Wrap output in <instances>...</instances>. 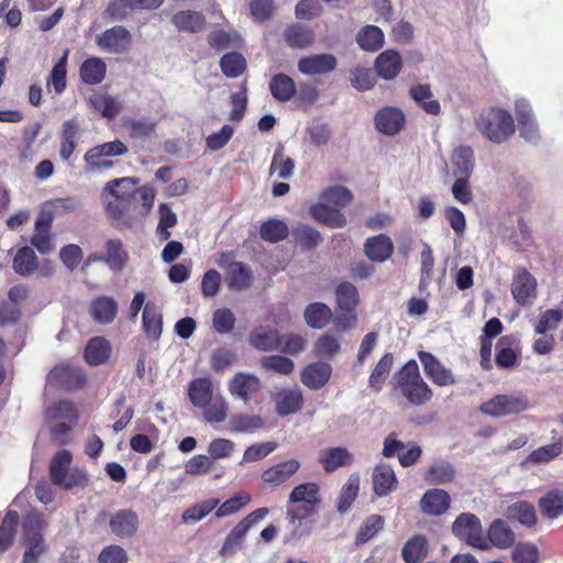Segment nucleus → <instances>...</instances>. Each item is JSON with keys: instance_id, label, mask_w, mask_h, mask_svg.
<instances>
[{"instance_id": "nucleus-59", "label": "nucleus", "mask_w": 563, "mask_h": 563, "mask_svg": "<svg viewBox=\"0 0 563 563\" xmlns=\"http://www.w3.org/2000/svg\"><path fill=\"white\" fill-rule=\"evenodd\" d=\"M247 532L249 531L238 522L227 536L220 549V555L223 558L233 556L242 548Z\"/></svg>"}, {"instance_id": "nucleus-18", "label": "nucleus", "mask_w": 563, "mask_h": 563, "mask_svg": "<svg viewBox=\"0 0 563 563\" xmlns=\"http://www.w3.org/2000/svg\"><path fill=\"white\" fill-rule=\"evenodd\" d=\"M332 375V367L329 363L318 361L306 365L300 372L301 383L312 390L324 387Z\"/></svg>"}, {"instance_id": "nucleus-16", "label": "nucleus", "mask_w": 563, "mask_h": 563, "mask_svg": "<svg viewBox=\"0 0 563 563\" xmlns=\"http://www.w3.org/2000/svg\"><path fill=\"white\" fill-rule=\"evenodd\" d=\"M96 43L103 51L120 54L129 48L131 33L126 27L115 25L101 33L97 37Z\"/></svg>"}, {"instance_id": "nucleus-2", "label": "nucleus", "mask_w": 563, "mask_h": 563, "mask_svg": "<svg viewBox=\"0 0 563 563\" xmlns=\"http://www.w3.org/2000/svg\"><path fill=\"white\" fill-rule=\"evenodd\" d=\"M395 386L412 406H422L429 402L433 393L420 375L418 363L415 360L406 362L394 375Z\"/></svg>"}, {"instance_id": "nucleus-51", "label": "nucleus", "mask_w": 563, "mask_h": 563, "mask_svg": "<svg viewBox=\"0 0 563 563\" xmlns=\"http://www.w3.org/2000/svg\"><path fill=\"white\" fill-rule=\"evenodd\" d=\"M360 490V479L355 475H351L346 483L342 486L338 500L336 510L343 515L346 514L355 501Z\"/></svg>"}, {"instance_id": "nucleus-36", "label": "nucleus", "mask_w": 563, "mask_h": 563, "mask_svg": "<svg viewBox=\"0 0 563 563\" xmlns=\"http://www.w3.org/2000/svg\"><path fill=\"white\" fill-rule=\"evenodd\" d=\"M143 330L152 340H158L163 331V314L154 302H147L142 313Z\"/></svg>"}, {"instance_id": "nucleus-5", "label": "nucleus", "mask_w": 563, "mask_h": 563, "mask_svg": "<svg viewBox=\"0 0 563 563\" xmlns=\"http://www.w3.org/2000/svg\"><path fill=\"white\" fill-rule=\"evenodd\" d=\"M530 406V400L525 394H498L487 401H484L479 406V411L488 417L500 418L522 413L527 411Z\"/></svg>"}, {"instance_id": "nucleus-12", "label": "nucleus", "mask_w": 563, "mask_h": 563, "mask_svg": "<svg viewBox=\"0 0 563 563\" xmlns=\"http://www.w3.org/2000/svg\"><path fill=\"white\" fill-rule=\"evenodd\" d=\"M418 357L424 374L434 385L442 387L455 384V377L451 369L446 368L432 353L420 351Z\"/></svg>"}, {"instance_id": "nucleus-56", "label": "nucleus", "mask_w": 563, "mask_h": 563, "mask_svg": "<svg viewBox=\"0 0 563 563\" xmlns=\"http://www.w3.org/2000/svg\"><path fill=\"white\" fill-rule=\"evenodd\" d=\"M220 68L228 78H236L246 69V60L239 52L224 54L220 59Z\"/></svg>"}, {"instance_id": "nucleus-26", "label": "nucleus", "mask_w": 563, "mask_h": 563, "mask_svg": "<svg viewBox=\"0 0 563 563\" xmlns=\"http://www.w3.org/2000/svg\"><path fill=\"white\" fill-rule=\"evenodd\" d=\"M402 68V58L395 49L382 52L375 59V70L385 80H391L398 76Z\"/></svg>"}, {"instance_id": "nucleus-10", "label": "nucleus", "mask_w": 563, "mask_h": 563, "mask_svg": "<svg viewBox=\"0 0 563 563\" xmlns=\"http://www.w3.org/2000/svg\"><path fill=\"white\" fill-rule=\"evenodd\" d=\"M288 503H302L301 509L305 516H311L321 503L319 484L307 482L295 486L288 496Z\"/></svg>"}, {"instance_id": "nucleus-45", "label": "nucleus", "mask_w": 563, "mask_h": 563, "mask_svg": "<svg viewBox=\"0 0 563 563\" xmlns=\"http://www.w3.org/2000/svg\"><path fill=\"white\" fill-rule=\"evenodd\" d=\"M394 364V354L386 352L377 362L368 378V387L380 391Z\"/></svg>"}, {"instance_id": "nucleus-8", "label": "nucleus", "mask_w": 563, "mask_h": 563, "mask_svg": "<svg viewBox=\"0 0 563 563\" xmlns=\"http://www.w3.org/2000/svg\"><path fill=\"white\" fill-rule=\"evenodd\" d=\"M521 362L520 339L516 334L503 335L496 344L495 363L499 369L517 367Z\"/></svg>"}, {"instance_id": "nucleus-29", "label": "nucleus", "mask_w": 563, "mask_h": 563, "mask_svg": "<svg viewBox=\"0 0 563 563\" xmlns=\"http://www.w3.org/2000/svg\"><path fill=\"white\" fill-rule=\"evenodd\" d=\"M303 395L299 388L283 389L276 395L275 409L280 417L289 416L301 410Z\"/></svg>"}, {"instance_id": "nucleus-3", "label": "nucleus", "mask_w": 563, "mask_h": 563, "mask_svg": "<svg viewBox=\"0 0 563 563\" xmlns=\"http://www.w3.org/2000/svg\"><path fill=\"white\" fill-rule=\"evenodd\" d=\"M477 130L494 143H503L515 133L512 115L499 108L484 111L475 121Z\"/></svg>"}, {"instance_id": "nucleus-9", "label": "nucleus", "mask_w": 563, "mask_h": 563, "mask_svg": "<svg viewBox=\"0 0 563 563\" xmlns=\"http://www.w3.org/2000/svg\"><path fill=\"white\" fill-rule=\"evenodd\" d=\"M163 3L164 0H111L104 15L111 20H123L133 11H153Z\"/></svg>"}, {"instance_id": "nucleus-48", "label": "nucleus", "mask_w": 563, "mask_h": 563, "mask_svg": "<svg viewBox=\"0 0 563 563\" xmlns=\"http://www.w3.org/2000/svg\"><path fill=\"white\" fill-rule=\"evenodd\" d=\"M454 175L470 177L474 168V152L471 146L462 145L452 155Z\"/></svg>"}, {"instance_id": "nucleus-34", "label": "nucleus", "mask_w": 563, "mask_h": 563, "mask_svg": "<svg viewBox=\"0 0 563 563\" xmlns=\"http://www.w3.org/2000/svg\"><path fill=\"white\" fill-rule=\"evenodd\" d=\"M311 217L319 223H323L330 228H343L347 221L339 209L330 207L324 202H318L310 208Z\"/></svg>"}, {"instance_id": "nucleus-4", "label": "nucleus", "mask_w": 563, "mask_h": 563, "mask_svg": "<svg viewBox=\"0 0 563 563\" xmlns=\"http://www.w3.org/2000/svg\"><path fill=\"white\" fill-rule=\"evenodd\" d=\"M128 152V146L119 139L95 145L84 155L85 170L96 174L111 169L115 165L112 157L123 156Z\"/></svg>"}, {"instance_id": "nucleus-30", "label": "nucleus", "mask_w": 563, "mask_h": 563, "mask_svg": "<svg viewBox=\"0 0 563 563\" xmlns=\"http://www.w3.org/2000/svg\"><path fill=\"white\" fill-rule=\"evenodd\" d=\"M172 23L180 32L199 33L205 30L207 21L201 12L183 10L172 16Z\"/></svg>"}, {"instance_id": "nucleus-47", "label": "nucleus", "mask_w": 563, "mask_h": 563, "mask_svg": "<svg viewBox=\"0 0 563 563\" xmlns=\"http://www.w3.org/2000/svg\"><path fill=\"white\" fill-rule=\"evenodd\" d=\"M360 47L367 52H376L384 45V33L376 25H365L356 34Z\"/></svg>"}, {"instance_id": "nucleus-13", "label": "nucleus", "mask_w": 563, "mask_h": 563, "mask_svg": "<svg viewBox=\"0 0 563 563\" xmlns=\"http://www.w3.org/2000/svg\"><path fill=\"white\" fill-rule=\"evenodd\" d=\"M511 294L514 299L520 306H525L537 296V280L525 267L516 269L512 283Z\"/></svg>"}, {"instance_id": "nucleus-50", "label": "nucleus", "mask_w": 563, "mask_h": 563, "mask_svg": "<svg viewBox=\"0 0 563 563\" xmlns=\"http://www.w3.org/2000/svg\"><path fill=\"white\" fill-rule=\"evenodd\" d=\"M289 235V228L283 220L268 219L260 227V236L269 243L284 241Z\"/></svg>"}, {"instance_id": "nucleus-15", "label": "nucleus", "mask_w": 563, "mask_h": 563, "mask_svg": "<svg viewBox=\"0 0 563 563\" xmlns=\"http://www.w3.org/2000/svg\"><path fill=\"white\" fill-rule=\"evenodd\" d=\"M338 66V59L333 54H313L299 58L297 67L299 73L306 76L327 75Z\"/></svg>"}, {"instance_id": "nucleus-42", "label": "nucleus", "mask_w": 563, "mask_h": 563, "mask_svg": "<svg viewBox=\"0 0 563 563\" xmlns=\"http://www.w3.org/2000/svg\"><path fill=\"white\" fill-rule=\"evenodd\" d=\"M213 388L210 378L199 377L189 383L188 397L195 407L201 408L212 400Z\"/></svg>"}, {"instance_id": "nucleus-58", "label": "nucleus", "mask_w": 563, "mask_h": 563, "mask_svg": "<svg viewBox=\"0 0 563 563\" xmlns=\"http://www.w3.org/2000/svg\"><path fill=\"white\" fill-rule=\"evenodd\" d=\"M336 301L340 311L355 310L358 303V292L356 287L350 282H343L336 287Z\"/></svg>"}, {"instance_id": "nucleus-31", "label": "nucleus", "mask_w": 563, "mask_h": 563, "mask_svg": "<svg viewBox=\"0 0 563 563\" xmlns=\"http://www.w3.org/2000/svg\"><path fill=\"white\" fill-rule=\"evenodd\" d=\"M410 98L428 114L438 115L441 113L440 102L433 98L429 84H417L409 89Z\"/></svg>"}, {"instance_id": "nucleus-39", "label": "nucleus", "mask_w": 563, "mask_h": 563, "mask_svg": "<svg viewBox=\"0 0 563 563\" xmlns=\"http://www.w3.org/2000/svg\"><path fill=\"white\" fill-rule=\"evenodd\" d=\"M428 556V540L423 534H415L406 541L401 550L405 563H421Z\"/></svg>"}, {"instance_id": "nucleus-61", "label": "nucleus", "mask_w": 563, "mask_h": 563, "mask_svg": "<svg viewBox=\"0 0 563 563\" xmlns=\"http://www.w3.org/2000/svg\"><path fill=\"white\" fill-rule=\"evenodd\" d=\"M89 102L96 111L110 120L114 119L121 110L119 102L109 95H95L89 99Z\"/></svg>"}, {"instance_id": "nucleus-35", "label": "nucleus", "mask_w": 563, "mask_h": 563, "mask_svg": "<svg viewBox=\"0 0 563 563\" xmlns=\"http://www.w3.org/2000/svg\"><path fill=\"white\" fill-rule=\"evenodd\" d=\"M273 98L279 102L291 100L297 92L294 79L283 73L274 75L268 84Z\"/></svg>"}, {"instance_id": "nucleus-19", "label": "nucleus", "mask_w": 563, "mask_h": 563, "mask_svg": "<svg viewBox=\"0 0 563 563\" xmlns=\"http://www.w3.org/2000/svg\"><path fill=\"white\" fill-rule=\"evenodd\" d=\"M299 468L300 462L296 459H289L266 468L262 473L261 478L269 486L278 487L285 484L292 475H295Z\"/></svg>"}, {"instance_id": "nucleus-17", "label": "nucleus", "mask_w": 563, "mask_h": 563, "mask_svg": "<svg viewBox=\"0 0 563 563\" xmlns=\"http://www.w3.org/2000/svg\"><path fill=\"white\" fill-rule=\"evenodd\" d=\"M394 243L390 236L380 233L369 236L363 244L365 256L373 263H384L394 254Z\"/></svg>"}, {"instance_id": "nucleus-6", "label": "nucleus", "mask_w": 563, "mask_h": 563, "mask_svg": "<svg viewBox=\"0 0 563 563\" xmlns=\"http://www.w3.org/2000/svg\"><path fill=\"white\" fill-rule=\"evenodd\" d=\"M452 533L467 545L488 550L489 544L484 536L483 526L479 518L471 512H462L452 523Z\"/></svg>"}, {"instance_id": "nucleus-20", "label": "nucleus", "mask_w": 563, "mask_h": 563, "mask_svg": "<svg viewBox=\"0 0 563 563\" xmlns=\"http://www.w3.org/2000/svg\"><path fill=\"white\" fill-rule=\"evenodd\" d=\"M261 383L256 375L236 373L229 382L230 394L247 402L260 390Z\"/></svg>"}, {"instance_id": "nucleus-53", "label": "nucleus", "mask_w": 563, "mask_h": 563, "mask_svg": "<svg viewBox=\"0 0 563 563\" xmlns=\"http://www.w3.org/2000/svg\"><path fill=\"white\" fill-rule=\"evenodd\" d=\"M508 517L519 521L527 527L537 525V514L534 506L526 500L516 501L507 509Z\"/></svg>"}, {"instance_id": "nucleus-57", "label": "nucleus", "mask_w": 563, "mask_h": 563, "mask_svg": "<svg viewBox=\"0 0 563 563\" xmlns=\"http://www.w3.org/2000/svg\"><path fill=\"white\" fill-rule=\"evenodd\" d=\"M385 520L380 515L367 517L361 525L356 536L355 544L361 545L373 539L384 528Z\"/></svg>"}, {"instance_id": "nucleus-43", "label": "nucleus", "mask_w": 563, "mask_h": 563, "mask_svg": "<svg viewBox=\"0 0 563 563\" xmlns=\"http://www.w3.org/2000/svg\"><path fill=\"white\" fill-rule=\"evenodd\" d=\"M107 74V65L100 57L87 58L79 68V76L87 85H98Z\"/></svg>"}, {"instance_id": "nucleus-24", "label": "nucleus", "mask_w": 563, "mask_h": 563, "mask_svg": "<svg viewBox=\"0 0 563 563\" xmlns=\"http://www.w3.org/2000/svg\"><path fill=\"white\" fill-rule=\"evenodd\" d=\"M282 333L273 328L260 325L249 336L250 344L263 352L276 351L280 347Z\"/></svg>"}, {"instance_id": "nucleus-54", "label": "nucleus", "mask_w": 563, "mask_h": 563, "mask_svg": "<svg viewBox=\"0 0 563 563\" xmlns=\"http://www.w3.org/2000/svg\"><path fill=\"white\" fill-rule=\"evenodd\" d=\"M73 455L67 450L57 452L49 462V477L54 485L64 483L63 477L70 471Z\"/></svg>"}, {"instance_id": "nucleus-33", "label": "nucleus", "mask_w": 563, "mask_h": 563, "mask_svg": "<svg viewBox=\"0 0 563 563\" xmlns=\"http://www.w3.org/2000/svg\"><path fill=\"white\" fill-rule=\"evenodd\" d=\"M456 470L445 460L434 461L423 474V479L430 485H444L454 481Z\"/></svg>"}, {"instance_id": "nucleus-25", "label": "nucleus", "mask_w": 563, "mask_h": 563, "mask_svg": "<svg viewBox=\"0 0 563 563\" xmlns=\"http://www.w3.org/2000/svg\"><path fill=\"white\" fill-rule=\"evenodd\" d=\"M372 479L374 494L378 497L389 495L398 485L393 467L384 463L375 466Z\"/></svg>"}, {"instance_id": "nucleus-55", "label": "nucleus", "mask_w": 563, "mask_h": 563, "mask_svg": "<svg viewBox=\"0 0 563 563\" xmlns=\"http://www.w3.org/2000/svg\"><path fill=\"white\" fill-rule=\"evenodd\" d=\"M69 49H65L63 56L53 66L51 74L47 78V86H53L56 95H60L65 91L67 86V60Z\"/></svg>"}, {"instance_id": "nucleus-14", "label": "nucleus", "mask_w": 563, "mask_h": 563, "mask_svg": "<svg viewBox=\"0 0 563 563\" xmlns=\"http://www.w3.org/2000/svg\"><path fill=\"white\" fill-rule=\"evenodd\" d=\"M111 532L119 539L133 538L140 527L139 515L131 509H121L111 515L109 519Z\"/></svg>"}, {"instance_id": "nucleus-38", "label": "nucleus", "mask_w": 563, "mask_h": 563, "mask_svg": "<svg viewBox=\"0 0 563 563\" xmlns=\"http://www.w3.org/2000/svg\"><path fill=\"white\" fill-rule=\"evenodd\" d=\"M538 506L544 518H559L563 515V490L550 489L539 498Z\"/></svg>"}, {"instance_id": "nucleus-52", "label": "nucleus", "mask_w": 563, "mask_h": 563, "mask_svg": "<svg viewBox=\"0 0 563 563\" xmlns=\"http://www.w3.org/2000/svg\"><path fill=\"white\" fill-rule=\"evenodd\" d=\"M229 424L233 433H253L263 428L264 420L257 415L238 413L230 418Z\"/></svg>"}, {"instance_id": "nucleus-11", "label": "nucleus", "mask_w": 563, "mask_h": 563, "mask_svg": "<svg viewBox=\"0 0 563 563\" xmlns=\"http://www.w3.org/2000/svg\"><path fill=\"white\" fill-rule=\"evenodd\" d=\"M374 123L378 132L394 136L404 129L406 117L400 108L386 106L376 112Z\"/></svg>"}, {"instance_id": "nucleus-41", "label": "nucleus", "mask_w": 563, "mask_h": 563, "mask_svg": "<svg viewBox=\"0 0 563 563\" xmlns=\"http://www.w3.org/2000/svg\"><path fill=\"white\" fill-rule=\"evenodd\" d=\"M104 264L112 271H122L129 260V254L120 239H109L104 245Z\"/></svg>"}, {"instance_id": "nucleus-1", "label": "nucleus", "mask_w": 563, "mask_h": 563, "mask_svg": "<svg viewBox=\"0 0 563 563\" xmlns=\"http://www.w3.org/2000/svg\"><path fill=\"white\" fill-rule=\"evenodd\" d=\"M139 178L122 177L115 178L106 184L102 196L110 195L113 199L106 205V213L115 221L128 222L131 211L137 209L136 192L134 187Z\"/></svg>"}, {"instance_id": "nucleus-63", "label": "nucleus", "mask_w": 563, "mask_h": 563, "mask_svg": "<svg viewBox=\"0 0 563 563\" xmlns=\"http://www.w3.org/2000/svg\"><path fill=\"white\" fill-rule=\"evenodd\" d=\"M158 212L159 220L156 228V233L159 240L167 241L172 235L168 229L177 224V216L172 210V208L165 202L159 205Z\"/></svg>"}, {"instance_id": "nucleus-60", "label": "nucleus", "mask_w": 563, "mask_h": 563, "mask_svg": "<svg viewBox=\"0 0 563 563\" xmlns=\"http://www.w3.org/2000/svg\"><path fill=\"white\" fill-rule=\"evenodd\" d=\"M320 199V202L332 205L338 209L346 207L352 201L353 195L343 186H332L321 192Z\"/></svg>"}, {"instance_id": "nucleus-62", "label": "nucleus", "mask_w": 563, "mask_h": 563, "mask_svg": "<svg viewBox=\"0 0 563 563\" xmlns=\"http://www.w3.org/2000/svg\"><path fill=\"white\" fill-rule=\"evenodd\" d=\"M340 350V341L331 333L320 335L313 344V354L321 358H332Z\"/></svg>"}, {"instance_id": "nucleus-46", "label": "nucleus", "mask_w": 563, "mask_h": 563, "mask_svg": "<svg viewBox=\"0 0 563 563\" xmlns=\"http://www.w3.org/2000/svg\"><path fill=\"white\" fill-rule=\"evenodd\" d=\"M306 323L312 329L324 328L332 318V311L323 302L309 303L303 312Z\"/></svg>"}, {"instance_id": "nucleus-28", "label": "nucleus", "mask_w": 563, "mask_h": 563, "mask_svg": "<svg viewBox=\"0 0 563 563\" xmlns=\"http://www.w3.org/2000/svg\"><path fill=\"white\" fill-rule=\"evenodd\" d=\"M89 312L91 318L100 324H109L118 314V303L109 296H98L91 300Z\"/></svg>"}, {"instance_id": "nucleus-44", "label": "nucleus", "mask_w": 563, "mask_h": 563, "mask_svg": "<svg viewBox=\"0 0 563 563\" xmlns=\"http://www.w3.org/2000/svg\"><path fill=\"white\" fill-rule=\"evenodd\" d=\"M292 238L302 251L317 249L323 240L321 233L317 229L303 223H299L292 229Z\"/></svg>"}, {"instance_id": "nucleus-40", "label": "nucleus", "mask_w": 563, "mask_h": 563, "mask_svg": "<svg viewBox=\"0 0 563 563\" xmlns=\"http://www.w3.org/2000/svg\"><path fill=\"white\" fill-rule=\"evenodd\" d=\"M253 275L247 265L242 262H232L228 266V286L232 290L241 291L252 284Z\"/></svg>"}, {"instance_id": "nucleus-37", "label": "nucleus", "mask_w": 563, "mask_h": 563, "mask_svg": "<svg viewBox=\"0 0 563 563\" xmlns=\"http://www.w3.org/2000/svg\"><path fill=\"white\" fill-rule=\"evenodd\" d=\"M12 268L22 277L33 275L38 268V258L34 250L30 246L20 247L13 257Z\"/></svg>"}, {"instance_id": "nucleus-22", "label": "nucleus", "mask_w": 563, "mask_h": 563, "mask_svg": "<svg viewBox=\"0 0 563 563\" xmlns=\"http://www.w3.org/2000/svg\"><path fill=\"white\" fill-rule=\"evenodd\" d=\"M353 462V454L343 446L329 448L319 452V463L325 473H333L340 467L352 465Z\"/></svg>"}, {"instance_id": "nucleus-21", "label": "nucleus", "mask_w": 563, "mask_h": 563, "mask_svg": "<svg viewBox=\"0 0 563 563\" xmlns=\"http://www.w3.org/2000/svg\"><path fill=\"white\" fill-rule=\"evenodd\" d=\"M451 505V497L448 492L441 488L428 489L420 500L421 511L429 516H441L448 511Z\"/></svg>"}, {"instance_id": "nucleus-23", "label": "nucleus", "mask_w": 563, "mask_h": 563, "mask_svg": "<svg viewBox=\"0 0 563 563\" xmlns=\"http://www.w3.org/2000/svg\"><path fill=\"white\" fill-rule=\"evenodd\" d=\"M112 346L104 336L91 338L84 350V360L90 366H99L107 363L111 356Z\"/></svg>"}, {"instance_id": "nucleus-27", "label": "nucleus", "mask_w": 563, "mask_h": 563, "mask_svg": "<svg viewBox=\"0 0 563 563\" xmlns=\"http://www.w3.org/2000/svg\"><path fill=\"white\" fill-rule=\"evenodd\" d=\"M283 37L285 43L295 49H306L310 47L316 40L313 30L300 23L288 25L284 31Z\"/></svg>"}, {"instance_id": "nucleus-49", "label": "nucleus", "mask_w": 563, "mask_h": 563, "mask_svg": "<svg viewBox=\"0 0 563 563\" xmlns=\"http://www.w3.org/2000/svg\"><path fill=\"white\" fill-rule=\"evenodd\" d=\"M19 514L15 510H8L0 525V553L10 549L16 534Z\"/></svg>"}, {"instance_id": "nucleus-7", "label": "nucleus", "mask_w": 563, "mask_h": 563, "mask_svg": "<svg viewBox=\"0 0 563 563\" xmlns=\"http://www.w3.org/2000/svg\"><path fill=\"white\" fill-rule=\"evenodd\" d=\"M47 380L54 387L73 391L86 385L87 376L79 366L57 365L48 373Z\"/></svg>"}, {"instance_id": "nucleus-32", "label": "nucleus", "mask_w": 563, "mask_h": 563, "mask_svg": "<svg viewBox=\"0 0 563 563\" xmlns=\"http://www.w3.org/2000/svg\"><path fill=\"white\" fill-rule=\"evenodd\" d=\"M489 548L509 549L515 543V533L501 519H495L488 527L486 537Z\"/></svg>"}, {"instance_id": "nucleus-64", "label": "nucleus", "mask_w": 563, "mask_h": 563, "mask_svg": "<svg viewBox=\"0 0 563 563\" xmlns=\"http://www.w3.org/2000/svg\"><path fill=\"white\" fill-rule=\"evenodd\" d=\"M261 366L280 375H289L295 369L292 360L284 355H269L261 358Z\"/></svg>"}]
</instances>
